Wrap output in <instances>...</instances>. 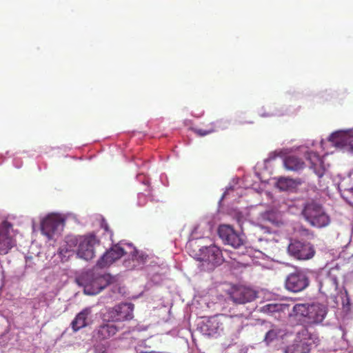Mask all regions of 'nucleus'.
Returning a JSON list of instances; mask_svg holds the SVG:
<instances>
[{"label":"nucleus","instance_id":"7ed1b4c3","mask_svg":"<svg viewBox=\"0 0 353 353\" xmlns=\"http://www.w3.org/2000/svg\"><path fill=\"white\" fill-rule=\"evenodd\" d=\"M305 219L313 227L323 228L330 223V218L319 203L315 201L307 203L302 211Z\"/></svg>","mask_w":353,"mask_h":353},{"label":"nucleus","instance_id":"393cba45","mask_svg":"<svg viewBox=\"0 0 353 353\" xmlns=\"http://www.w3.org/2000/svg\"><path fill=\"white\" fill-rule=\"evenodd\" d=\"M307 159L310 161L311 163V168H312L314 172L319 176H322L323 174V172L321 170L322 167V160L321 157L315 152H309L307 154Z\"/></svg>","mask_w":353,"mask_h":353},{"label":"nucleus","instance_id":"f3484780","mask_svg":"<svg viewBox=\"0 0 353 353\" xmlns=\"http://www.w3.org/2000/svg\"><path fill=\"white\" fill-rule=\"evenodd\" d=\"M327 314L326 307L320 304H312L310 306L306 324L312 325L321 323Z\"/></svg>","mask_w":353,"mask_h":353},{"label":"nucleus","instance_id":"4468645a","mask_svg":"<svg viewBox=\"0 0 353 353\" xmlns=\"http://www.w3.org/2000/svg\"><path fill=\"white\" fill-rule=\"evenodd\" d=\"M328 141L338 148L353 150V134L343 132H335L328 138Z\"/></svg>","mask_w":353,"mask_h":353},{"label":"nucleus","instance_id":"39448f33","mask_svg":"<svg viewBox=\"0 0 353 353\" xmlns=\"http://www.w3.org/2000/svg\"><path fill=\"white\" fill-rule=\"evenodd\" d=\"M310 285V279L305 271L296 269L289 274L285 281V288L292 292H299L306 289Z\"/></svg>","mask_w":353,"mask_h":353},{"label":"nucleus","instance_id":"f8f14e48","mask_svg":"<svg viewBox=\"0 0 353 353\" xmlns=\"http://www.w3.org/2000/svg\"><path fill=\"white\" fill-rule=\"evenodd\" d=\"M200 261L206 262L211 265L210 269H212L215 265L221 263L222 253L221 250L216 245L205 247L200 250Z\"/></svg>","mask_w":353,"mask_h":353},{"label":"nucleus","instance_id":"c85d7f7f","mask_svg":"<svg viewBox=\"0 0 353 353\" xmlns=\"http://www.w3.org/2000/svg\"><path fill=\"white\" fill-rule=\"evenodd\" d=\"M301 230L303 232V233L305 235H307L309 234L310 233V230L308 229H306V228H301Z\"/></svg>","mask_w":353,"mask_h":353},{"label":"nucleus","instance_id":"6ab92c4d","mask_svg":"<svg viewBox=\"0 0 353 353\" xmlns=\"http://www.w3.org/2000/svg\"><path fill=\"white\" fill-rule=\"evenodd\" d=\"M243 312L236 315H226L223 314H220L222 326L224 329H239L243 323Z\"/></svg>","mask_w":353,"mask_h":353},{"label":"nucleus","instance_id":"a211bd4d","mask_svg":"<svg viewBox=\"0 0 353 353\" xmlns=\"http://www.w3.org/2000/svg\"><path fill=\"white\" fill-rule=\"evenodd\" d=\"M119 328L111 323H103L99 325L94 331V336L99 341L106 340L114 336Z\"/></svg>","mask_w":353,"mask_h":353},{"label":"nucleus","instance_id":"aec40b11","mask_svg":"<svg viewBox=\"0 0 353 353\" xmlns=\"http://www.w3.org/2000/svg\"><path fill=\"white\" fill-rule=\"evenodd\" d=\"M92 310L90 307H85L79 312L70 323V326L74 332H77L81 328L85 327L89 325L88 317L91 314Z\"/></svg>","mask_w":353,"mask_h":353},{"label":"nucleus","instance_id":"412c9836","mask_svg":"<svg viewBox=\"0 0 353 353\" xmlns=\"http://www.w3.org/2000/svg\"><path fill=\"white\" fill-rule=\"evenodd\" d=\"M129 249L131 250L130 251V255L132 257V261L133 264L130 265V261H125L124 265L126 268H134L137 267V265H139L141 264H143L145 263L148 255L145 254L144 252H139L135 248H132L130 244L127 245Z\"/></svg>","mask_w":353,"mask_h":353},{"label":"nucleus","instance_id":"f03ea898","mask_svg":"<svg viewBox=\"0 0 353 353\" xmlns=\"http://www.w3.org/2000/svg\"><path fill=\"white\" fill-rule=\"evenodd\" d=\"M320 339L314 332H309L305 326L302 327L296 334L293 343L287 346L285 353H310L314 346L318 345Z\"/></svg>","mask_w":353,"mask_h":353},{"label":"nucleus","instance_id":"6e6552de","mask_svg":"<svg viewBox=\"0 0 353 353\" xmlns=\"http://www.w3.org/2000/svg\"><path fill=\"white\" fill-rule=\"evenodd\" d=\"M288 251L290 255L299 260L310 259L315 254L314 248L310 243L298 240L290 242Z\"/></svg>","mask_w":353,"mask_h":353},{"label":"nucleus","instance_id":"dca6fc26","mask_svg":"<svg viewBox=\"0 0 353 353\" xmlns=\"http://www.w3.org/2000/svg\"><path fill=\"white\" fill-rule=\"evenodd\" d=\"M337 277L329 272L319 279V291L325 296H333L338 289Z\"/></svg>","mask_w":353,"mask_h":353},{"label":"nucleus","instance_id":"2eb2a0df","mask_svg":"<svg viewBox=\"0 0 353 353\" xmlns=\"http://www.w3.org/2000/svg\"><path fill=\"white\" fill-rule=\"evenodd\" d=\"M199 329L203 334L214 336L223 330L220 314L210 317L206 321L201 323Z\"/></svg>","mask_w":353,"mask_h":353},{"label":"nucleus","instance_id":"bb28decb","mask_svg":"<svg viewBox=\"0 0 353 353\" xmlns=\"http://www.w3.org/2000/svg\"><path fill=\"white\" fill-rule=\"evenodd\" d=\"M283 306L281 304L268 303L262 307L261 311L264 313L270 314L278 312L282 310Z\"/></svg>","mask_w":353,"mask_h":353},{"label":"nucleus","instance_id":"9d476101","mask_svg":"<svg viewBox=\"0 0 353 353\" xmlns=\"http://www.w3.org/2000/svg\"><path fill=\"white\" fill-rule=\"evenodd\" d=\"M127 253L128 252L123 248L119 245H114L100 257L97 261V266L99 268L109 267Z\"/></svg>","mask_w":353,"mask_h":353},{"label":"nucleus","instance_id":"20e7f679","mask_svg":"<svg viewBox=\"0 0 353 353\" xmlns=\"http://www.w3.org/2000/svg\"><path fill=\"white\" fill-rule=\"evenodd\" d=\"M134 305L132 303H121L109 307L105 314L108 322H123L133 319Z\"/></svg>","mask_w":353,"mask_h":353},{"label":"nucleus","instance_id":"423d86ee","mask_svg":"<svg viewBox=\"0 0 353 353\" xmlns=\"http://www.w3.org/2000/svg\"><path fill=\"white\" fill-rule=\"evenodd\" d=\"M88 276L84 286V292L89 295L99 294L111 283L112 279L109 274H92Z\"/></svg>","mask_w":353,"mask_h":353},{"label":"nucleus","instance_id":"1a4fd4ad","mask_svg":"<svg viewBox=\"0 0 353 353\" xmlns=\"http://www.w3.org/2000/svg\"><path fill=\"white\" fill-rule=\"evenodd\" d=\"M218 233L223 241L234 248H239L244 242L241 234L236 232L232 227L227 225L219 226Z\"/></svg>","mask_w":353,"mask_h":353},{"label":"nucleus","instance_id":"b1692460","mask_svg":"<svg viewBox=\"0 0 353 353\" xmlns=\"http://www.w3.org/2000/svg\"><path fill=\"white\" fill-rule=\"evenodd\" d=\"M285 168L291 171H299L303 169L305 163L296 155H288L284 159Z\"/></svg>","mask_w":353,"mask_h":353},{"label":"nucleus","instance_id":"5701e85b","mask_svg":"<svg viewBox=\"0 0 353 353\" xmlns=\"http://www.w3.org/2000/svg\"><path fill=\"white\" fill-rule=\"evenodd\" d=\"M310 305L307 304H296L290 313V316L294 318L296 320L306 323L307 315L309 312Z\"/></svg>","mask_w":353,"mask_h":353},{"label":"nucleus","instance_id":"a878e982","mask_svg":"<svg viewBox=\"0 0 353 353\" xmlns=\"http://www.w3.org/2000/svg\"><path fill=\"white\" fill-rule=\"evenodd\" d=\"M280 333V330L275 326H273L271 330H270L265 334L264 341L266 344H269L276 339H277L279 334Z\"/></svg>","mask_w":353,"mask_h":353},{"label":"nucleus","instance_id":"f257e3e1","mask_svg":"<svg viewBox=\"0 0 353 353\" xmlns=\"http://www.w3.org/2000/svg\"><path fill=\"white\" fill-rule=\"evenodd\" d=\"M99 240L93 234L81 236L78 239H70L67 245L60 248V255L69 257L71 255L72 245H77V255L85 261L92 259L95 256L96 246L99 245Z\"/></svg>","mask_w":353,"mask_h":353},{"label":"nucleus","instance_id":"4be33fe9","mask_svg":"<svg viewBox=\"0 0 353 353\" xmlns=\"http://www.w3.org/2000/svg\"><path fill=\"white\" fill-rule=\"evenodd\" d=\"M228 127V121L223 119H219L214 122L210 123V127L207 129L201 128H193L192 131L199 137H204L213 133L216 131L217 129L224 130Z\"/></svg>","mask_w":353,"mask_h":353},{"label":"nucleus","instance_id":"9b49d317","mask_svg":"<svg viewBox=\"0 0 353 353\" xmlns=\"http://www.w3.org/2000/svg\"><path fill=\"white\" fill-rule=\"evenodd\" d=\"M256 297V291L245 286L236 287L230 293V298L236 304H245L254 301Z\"/></svg>","mask_w":353,"mask_h":353},{"label":"nucleus","instance_id":"ddd939ff","mask_svg":"<svg viewBox=\"0 0 353 353\" xmlns=\"http://www.w3.org/2000/svg\"><path fill=\"white\" fill-rule=\"evenodd\" d=\"M12 225L7 221L0 225V250L7 253L15 245V241L10 234Z\"/></svg>","mask_w":353,"mask_h":353},{"label":"nucleus","instance_id":"cd10ccee","mask_svg":"<svg viewBox=\"0 0 353 353\" xmlns=\"http://www.w3.org/2000/svg\"><path fill=\"white\" fill-rule=\"evenodd\" d=\"M101 226H102V228H104V230H105V231H108V230H109V227H108V224H107V223H103L101 224Z\"/></svg>","mask_w":353,"mask_h":353},{"label":"nucleus","instance_id":"0eeeda50","mask_svg":"<svg viewBox=\"0 0 353 353\" xmlns=\"http://www.w3.org/2000/svg\"><path fill=\"white\" fill-rule=\"evenodd\" d=\"M64 225V219L60 215L52 214L48 215L41 222V232L48 239H52L55 235L61 233L63 230Z\"/></svg>","mask_w":353,"mask_h":353},{"label":"nucleus","instance_id":"c756f323","mask_svg":"<svg viewBox=\"0 0 353 353\" xmlns=\"http://www.w3.org/2000/svg\"><path fill=\"white\" fill-rule=\"evenodd\" d=\"M321 145H323V141H321Z\"/></svg>","mask_w":353,"mask_h":353}]
</instances>
